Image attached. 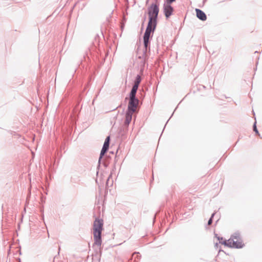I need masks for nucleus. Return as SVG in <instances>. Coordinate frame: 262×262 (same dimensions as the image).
I'll use <instances>...</instances> for the list:
<instances>
[{
  "mask_svg": "<svg viewBox=\"0 0 262 262\" xmlns=\"http://www.w3.org/2000/svg\"><path fill=\"white\" fill-rule=\"evenodd\" d=\"M159 13L158 6L156 4L151 5L148 8L149 21L144 35V44L146 48L149 42V39L151 32H153L156 27L157 17Z\"/></svg>",
  "mask_w": 262,
  "mask_h": 262,
  "instance_id": "obj_1",
  "label": "nucleus"
},
{
  "mask_svg": "<svg viewBox=\"0 0 262 262\" xmlns=\"http://www.w3.org/2000/svg\"><path fill=\"white\" fill-rule=\"evenodd\" d=\"M103 229V221L96 219L93 224L94 244L98 246L101 245V232Z\"/></svg>",
  "mask_w": 262,
  "mask_h": 262,
  "instance_id": "obj_2",
  "label": "nucleus"
},
{
  "mask_svg": "<svg viewBox=\"0 0 262 262\" xmlns=\"http://www.w3.org/2000/svg\"><path fill=\"white\" fill-rule=\"evenodd\" d=\"M220 243L231 248H242L244 244L242 239L237 236H231L228 240L220 242Z\"/></svg>",
  "mask_w": 262,
  "mask_h": 262,
  "instance_id": "obj_3",
  "label": "nucleus"
},
{
  "mask_svg": "<svg viewBox=\"0 0 262 262\" xmlns=\"http://www.w3.org/2000/svg\"><path fill=\"white\" fill-rule=\"evenodd\" d=\"M139 103V100L136 96H129V101L128 104L127 111L136 112Z\"/></svg>",
  "mask_w": 262,
  "mask_h": 262,
  "instance_id": "obj_4",
  "label": "nucleus"
},
{
  "mask_svg": "<svg viewBox=\"0 0 262 262\" xmlns=\"http://www.w3.org/2000/svg\"><path fill=\"white\" fill-rule=\"evenodd\" d=\"M110 141V137L108 136L105 139L103 147L101 149L100 155V157L99 159V161L101 160V159L102 158L103 156L104 155V154L107 151L108 147H109Z\"/></svg>",
  "mask_w": 262,
  "mask_h": 262,
  "instance_id": "obj_5",
  "label": "nucleus"
},
{
  "mask_svg": "<svg viewBox=\"0 0 262 262\" xmlns=\"http://www.w3.org/2000/svg\"><path fill=\"white\" fill-rule=\"evenodd\" d=\"M173 10V8L169 4L164 5V12L167 18H168L172 14Z\"/></svg>",
  "mask_w": 262,
  "mask_h": 262,
  "instance_id": "obj_6",
  "label": "nucleus"
},
{
  "mask_svg": "<svg viewBox=\"0 0 262 262\" xmlns=\"http://www.w3.org/2000/svg\"><path fill=\"white\" fill-rule=\"evenodd\" d=\"M196 16L201 20H205L207 19V17L206 14L204 12H203L202 10L196 9H195Z\"/></svg>",
  "mask_w": 262,
  "mask_h": 262,
  "instance_id": "obj_7",
  "label": "nucleus"
},
{
  "mask_svg": "<svg viewBox=\"0 0 262 262\" xmlns=\"http://www.w3.org/2000/svg\"><path fill=\"white\" fill-rule=\"evenodd\" d=\"M134 112L127 111L125 116V124L128 125L132 119V116Z\"/></svg>",
  "mask_w": 262,
  "mask_h": 262,
  "instance_id": "obj_8",
  "label": "nucleus"
},
{
  "mask_svg": "<svg viewBox=\"0 0 262 262\" xmlns=\"http://www.w3.org/2000/svg\"><path fill=\"white\" fill-rule=\"evenodd\" d=\"M138 85H136L134 84L133 88H132V90L130 92V95L129 96H136V93H137V91L138 89Z\"/></svg>",
  "mask_w": 262,
  "mask_h": 262,
  "instance_id": "obj_9",
  "label": "nucleus"
},
{
  "mask_svg": "<svg viewBox=\"0 0 262 262\" xmlns=\"http://www.w3.org/2000/svg\"><path fill=\"white\" fill-rule=\"evenodd\" d=\"M141 77L139 75H137L136 78V80L135 81V84L139 86L140 82H141Z\"/></svg>",
  "mask_w": 262,
  "mask_h": 262,
  "instance_id": "obj_10",
  "label": "nucleus"
},
{
  "mask_svg": "<svg viewBox=\"0 0 262 262\" xmlns=\"http://www.w3.org/2000/svg\"><path fill=\"white\" fill-rule=\"evenodd\" d=\"M212 218H210V219H209V220L208 221V224L209 225H210L212 224Z\"/></svg>",
  "mask_w": 262,
  "mask_h": 262,
  "instance_id": "obj_11",
  "label": "nucleus"
},
{
  "mask_svg": "<svg viewBox=\"0 0 262 262\" xmlns=\"http://www.w3.org/2000/svg\"><path fill=\"white\" fill-rule=\"evenodd\" d=\"M167 1L168 3H171L173 2L174 1H175L176 0H167Z\"/></svg>",
  "mask_w": 262,
  "mask_h": 262,
  "instance_id": "obj_12",
  "label": "nucleus"
},
{
  "mask_svg": "<svg viewBox=\"0 0 262 262\" xmlns=\"http://www.w3.org/2000/svg\"><path fill=\"white\" fill-rule=\"evenodd\" d=\"M254 130L256 133H257V132H258V131H257V128H256V126H255V125H254Z\"/></svg>",
  "mask_w": 262,
  "mask_h": 262,
  "instance_id": "obj_13",
  "label": "nucleus"
}]
</instances>
